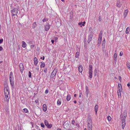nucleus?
<instances>
[{
    "label": "nucleus",
    "mask_w": 130,
    "mask_h": 130,
    "mask_svg": "<svg viewBox=\"0 0 130 130\" xmlns=\"http://www.w3.org/2000/svg\"><path fill=\"white\" fill-rule=\"evenodd\" d=\"M57 72V70L55 68L51 73L50 77L51 78H53L56 75Z\"/></svg>",
    "instance_id": "nucleus-4"
},
{
    "label": "nucleus",
    "mask_w": 130,
    "mask_h": 130,
    "mask_svg": "<svg viewBox=\"0 0 130 130\" xmlns=\"http://www.w3.org/2000/svg\"><path fill=\"white\" fill-rule=\"evenodd\" d=\"M122 122H125V117H124L123 118V119L122 120Z\"/></svg>",
    "instance_id": "nucleus-39"
},
{
    "label": "nucleus",
    "mask_w": 130,
    "mask_h": 130,
    "mask_svg": "<svg viewBox=\"0 0 130 130\" xmlns=\"http://www.w3.org/2000/svg\"><path fill=\"white\" fill-rule=\"evenodd\" d=\"M125 125V122H122V127L123 129H124V128Z\"/></svg>",
    "instance_id": "nucleus-26"
},
{
    "label": "nucleus",
    "mask_w": 130,
    "mask_h": 130,
    "mask_svg": "<svg viewBox=\"0 0 130 130\" xmlns=\"http://www.w3.org/2000/svg\"><path fill=\"white\" fill-rule=\"evenodd\" d=\"M47 110V107L46 105L45 104H44L43 106V111L44 112L46 111Z\"/></svg>",
    "instance_id": "nucleus-8"
},
{
    "label": "nucleus",
    "mask_w": 130,
    "mask_h": 130,
    "mask_svg": "<svg viewBox=\"0 0 130 130\" xmlns=\"http://www.w3.org/2000/svg\"><path fill=\"white\" fill-rule=\"evenodd\" d=\"M102 31H101L99 35L102 36Z\"/></svg>",
    "instance_id": "nucleus-58"
},
{
    "label": "nucleus",
    "mask_w": 130,
    "mask_h": 130,
    "mask_svg": "<svg viewBox=\"0 0 130 130\" xmlns=\"http://www.w3.org/2000/svg\"><path fill=\"white\" fill-rule=\"evenodd\" d=\"M47 68H45L44 70V71L45 72H46L47 70Z\"/></svg>",
    "instance_id": "nucleus-48"
},
{
    "label": "nucleus",
    "mask_w": 130,
    "mask_h": 130,
    "mask_svg": "<svg viewBox=\"0 0 130 130\" xmlns=\"http://www.w3.org/2000/svg\"><path fill=\"white\" fill-rule=\"evenodd\" d=\"M45 64L44 62H41V67H44L45 66Z\"/></svg>",
    "instance_id": "nucleus-35"
},
{
    "label": "nucleus",
    "mask_w": 130,
    "mask_h": 130,
    "mask_svg": "<svg viewBox=\"0 0 130 130\" xmlns=\"http://www.w3.org/2000/svg\"><path fill=\"white\" fill-rule=\"evenodd\" d=\"M74 103H77V102H76V101H74Z\"/></svg>",
    "instance_id": "nucleus-62"
},
{
    "label": "nucleus",
    "mask_w": 130,
    "mask_h": 130,
    "mask_svg": "<svg viewBox=\"0 0 130 130\" xmlns=\"http://www.w3.org/2000/svg\"><path fill=\"white\" fill-rule=\"evenodd\" d=\"M71 98L70 95L69 94H68L67 98V101H69L71 99Z\"/></svg>",
    "instance_id": "nucleus-19"
},
{
    "label": "nucleus",
    "mask_w": 130,
    "mask_h": 130,
    "mask_svg": "<svg viewBox=\"0 0 130 130\" xmlns=\"http://www.w3.org/2000/svg\"><path fill=\"white\" fill-rule=\"evenodd\" d=\"M44 123L45 125L46 126L48 124V122L47 120L44 121Z\"/></svg>",
    "instance_id": "nucleus-38"
},
{
    "label": "nucleus",
    "mask_w": 130,
    "mask_h": 130,
    "mask_svg": "<svg viewBox=\"0 0 130 130\" xmlns=\"http://www.w3.org/2000/svg\"><path fill=\"white\" fill-rule=\"evenodd\" d=\"M13 78V73L12 72H10V78Z\"/></svg>",
    "instance_id": "nucleus-30"
},
{
    "label": "nucleus",
    "mask_w": 130,
    "mask_h": 130,
    "mask_svg": "<svg viewBox=\"0 0 130 130\" xmlns=\"http://www.w3.org/2000/svg\"><path fill=\"white\" fill-rule=\"evenodd\" d=\"M102 36L99 35L98 39L102 40Z\"/></svg>",
    "instance_id": "nucleus-46"
},
{
    "label": "nucleus",
    "mask_w": 130,
    "mask_h": 130,
    "mask_svg": "<svg viewBox=\"0 0 130 130\" xmlns=\"http://www.w3.org/2000/svg\"><path fill=\"white\" fill-rule=\"evenodd\" d=\"M98 106L97 105H96L94 107V110L95 113L96 115L98 109Z\"/></svg>",
    "instance_id": "nucleus-14"
},
{
    "label": "nucleus",
    "mask_w": 130,
    "mask_h": 130,
    "mask_svg": "<svg viewBox=\"0 0 130 130\" xmlns=\"http://www.w3.org/2000/svg\"><path fill=\"white\" fill-rule=\"evenodd\" d=\"M34 45H31V48H32V47H33L34 46Z\"/></svg>",
    "instance_id": "nucleus-63"
},
{
    "label": "nucleus",
    "mask_w": 130,
    "mask_h": 130,
    "mask_svg": "<svg viewBox=\"0 0 130 130\" xmlns=\"http://www.w3.org/2000/svg\"><path fill=\"white\" fill-rule=\"evenodd\" d=\"M35 102H36V103H38V100H36L35 101Z\"/></svg>",
    "instance_id": "nucleus-57"
},
{
    "label": "nucleus",
    "mask_w": 130,
    "mask_h": 130,
    "mask_svg": "<svg viewBox=\"0 0 130 130\" xmlns=\"http://www.w3.org/2000/svg\"><path fill=\"white\" fill-rule=\"evenodd\" d=\"M88 130H92V120L90 115L88 114L87 117Z\"/></svg>",
    "instance_id": "nucleus-1"
},
{
    "label": "nucleus",
    "mask_w": 130,
    "mask_h": 130,
    "mask_svg": "<svg viewBox=\"0 0 130 130\" xmlns=\"http://www.w3.org/2000/svg\"><path fill=\"white\" fill-rule=\"evenodd\" d=\"M119 79L120 81L121 82V78L120 76H119Z\"/></svg>",
    "instance_id": "nucleus-55"
},
{
    "label": "nucleus",
    "mask_w": 130,
    "mask_h": 130,
    "mask_svg": "<svg viewBox=\"0 0 130 130\" xmlns=\"http://www.w3.org/2000/svg\"><path fill=\"white\" fill-rule=\"evenodd\" d=\"M10 82L11 85L12 86H14V82L13 81V78H9Z\"/></svg>",
    "instance_id": "nucleus-12"
},
{
    "label": "nucleus",
    "mask_w": 130,
    "mask_h": 130,
    "mask_svg": "<svg viewBox=\"0 0 130 130\" xmlns=\"http://www.w3.org/2000/svg\"><path fill=\"white\" fill-rule=\"evenodd\" d=\"M127 66L128 69L130 70V63L129 62H127Z\"/></svg>",
    "instance_id": "nucleus-29"
},
{
    "label": "nucleus",
    "mask_w": 130,
    "mask_h": 130,
    "mask_svg": "<svg viewBox=\"0 0 130 130\" xmlns=\"http://www.w3.org/2000/svg\"><path fill=\"white\" fill-rule=\"evenodd\" d=\"M79 72L82 73L83 69V67L82 66L80 65L78 67Z\"/></svg>",
    "instance_id": "nucleus-10"
},
{
    "label": "nucleus",
    "mask_w": 130,
    "mask_h": 130,
    "mask_svg": "<svg viewBox=\"0 0 130 130\" xmlns=\"http://www.w3.org/2000/svg\"><path fill=\"white\" fill-rule=\"evenodd\" d=\"M85 88L86 91H89L88 88L87 86H86Z\"/></svg>",
    "instance_id": "nucleus-51"
},
{
    "label": "nucleus",
    "mask_w": 130,
    "mask_h": 130,
    "mask_svg": "<svg viewBox=\"0 0 130 130\" xmlns=\"http://www.w3.org/2000/svg\"><path fill=\"white\" fill-rule=\"evenodd\" d=\"M123 55V52H121L120 53L119 55L120 56H121Z\"/></svg>",
    "instance_id": "nucleus-52"
},
{
    "label": "nucleus",
    "mask_w": 130,
    "mask_h": 130,
    "mask_svg": "<svg viewBox=\"0 0 130 130\" xmlns=\"http://www.w3.org/2000/svg\"><path fill=\"white\" fill-rule=\"evenodd\" d=\"M48 89H46V90H45V94H47V93H48Z\"/></svg>",
    "instance_id": "nucleus-47"
},
{
    "label": "nucleus",
    "mask_w": 130,
    "mask_h": 130,
    "mask_svg": "<svg viewBox=\"0 0 130 130\" xmlns=\"http://www.w3.org/2000/svg\"><path fill=\"white\" fill-rule=\"evenodd\" d=\"M47 21V19H45V18H44L42 20V21L43 22H45Z\"/></svg>",
    "instance_id": "nucleus-44"
},
{
    "label": "nucleus",
    "mask_w": 130,
    "mask_h": 130,
    "mask_svg": "<svg viewBox=\"0 0 130 130\" xmlns=\"http://www.w3.org/2000/svg\"><path fill=\"white\" fill-rule=\"evenodd\" d=\"M127 86L129 87V88H130V84L129 83H128L127 85Z\"/></svg>",
    "instance_id": "nucleus-54"
},
{
    "label": "nucleus",
    "mask_w": 130,
    "mask_h": 130,
    "mask_svg": "<svg viewBox=\"0 0 130 130\" xmlns=\"http://www.w3.org/2000/svg\"><path fill=\"white\" fill-rule=\"evenodd\" d=\"M51 41L52 43L53 44L54 42V41L53 40H51Z\"/></svg>",
    "instance_id": "nucleus-59"
},
{
    "label": "nucleus",
    "mask_w": 130,
    "mask_h": 130,
    "mask_svg": "<svg viewBox=\"0 0 130 130\" xmlns=\"http://www.w3.org/2000/svg\"><path fill=\"white\" fill-rule=\"evenodd\" d=\"M61 103V102L60 101H59V100H58L57 102V104L58 105H60Z\"/></svg>",
    "instance_id": "nucleus-32"
},
{
    "label": "nucleus",
    "mask_w": 130,
    "mask_h": 130,
    "mask_svg": "<svg viewBox=\"0 0 130 130\" xmlns=\"http://www.w3.org/2000/svg\"><path fill=\"white\" fill-rule=\"evenodd\" d=\"M70 123H69L67 122V123L65 122L63 124L64 127L65 129H67L69 128L70 127Z\"/></svg>",
    "instance_id": "nucleus-5"
},
{
    "label": "nucleus",
    "mask_w": 130,
    "mask_h": 130,
    "mask_svg": "<svg viewBox=\"0 0 130 130\" xmlns=\"http://www.w3.org/2000/svg\"><path fill=\"white\" fill-rule=\"evenodd\" d=\"M3 39H0V44H1L3 42Z\"/></svg>",
    "instance_id": "nucleus-49"
},
{
    "label": "nucleus",
    "mask_w": 130,
    "mask_h": 130,
    "mask_svg": "<svg viewBox=\"0 0 130 130\" xmlns=\"http://www.w3.org/2000/svg\"><path fill=\"white\" fill-rule=\"evenodd\" d=\"M4 93L5 92L8 93H9V88H7L5 89H4Z\"/></svg>",
    "instance_id": "nucleus-23"
},
{
    "label": "nucleus",
    "mask_w": 130,
    "mask_h": 130,
    "mask_svg": "<svg viewBox=\"0 0 130 130\" xmlns=\"http://www.w3.org/2000/svg\"><path fill=\"white\" fill-rule=\"evenodd\" d=\"M75 123V121L74 120H73L72 121L71 123L73 124H74Z\"/></svg>",
    "instance_id": "nucleus-50"
},
{
    "label": "nucleus",
    "mask_w": 130,
    "mask_h": 130,
    "mask_svg": "<svg viewBox=\"0 0 130 130\" xmlns=\"http://www.w3.org/2000/svg\"><path fill=\"white\" fill-rule=\"evenodd\" d=\"M35 128L37 129L38 130H40V128H39V127L38 126H37L36 125Z\"/></svg>",
    "instance_id": "nucleus-45"
},
{
    "label": "nucleus",
    "mask_w": 130,
    "mask_h": 130,
    "mask_svg": "<svg viewBox=\"0 0 130 130\" xmlns=\"http://www.w3.org/2000/svg\"><path fill=\"white\" fill-rule=\"evenodd\" d=\"M101 40L100 39H98V45L99 46L101 42Z\"/></svg>",
    "instance_id": "nucleus-36"
},
{
    "label": "nucleus",
    "mask_w": 130,
    "mask_h": 130,
    "mask_svg": "<svg viewBox=\"0 0 130 130\" xmlns=\"http://www.w3.org/2000/svg\"><path fill=\"white\" fill-rule=\"evenodd\" d=\"M130 31V29L128 27H127L126 28L125 32L126 34L128 33Z\"/></svg>",
    "instance_id": "nucleus-22"
},
{
    "label": "nucleus",
    "mask_w": 130,
    "mask_h": 130,
    "mask_svg": "<svg viewBox=\"0 0 130 130\" xmlns=\"http://www.w3.org/2000/svg\"><path fill=\"white\" fill-rule=\"evenodd\" d=\"M117 54L116 53H115L114 55V59L115 62H116L117 60Z\"/></svg>",
    "instance_id": "nucleus-18"
},
{
    "label": "nucleus",
    "mask_w": 130,
    "mask_h": 130,
    "mask_svg": "<svg viewBox=\"0 0 130 130\" xmlns=\"http://www.w3.org/2000/svg\"><path fill=\"white\" fill-rule=\"evenodd\" d=\"M118 87L119 88L118 90H122V87L121 84H119L118 85Z\"/></svg>",
    "instance_id": "nucleus-25"
},
{
    "label": "nucleus",
    "mask_w": 130,
    "mask_h": 130,
    "mask_svg": "<svg viewBox=\"0 0 130 130\" xmlns=\"http://www.w3.org/2000/svg\"><path fill=\"white\" fill-rule=\"evenodd\" d=\"M85 22L84 21L83 22H81L78 23V24L79 25H81V27H82V25L83 26H84V24L85 23Z\"/></svg>",
    "instance_id": "nucleus-17"
},
{
    "label": "nucleus",
    "mask_w": 130,
    "mask_h": 130,
    "mask_svg": "<svg viewBox=\"0 0 130 130\" xmlns=\"http://www.w3.org/2000/svg\"><path fill=\"white\" fill-rule=\"evenodd\" d=\"M19 67L21 72V73H22L24 70L23 64L22 63H20L19 64Z\"/></svg>",
    "instance_id": "nucleus-6"
},
{
    "label": "nucleus",
    "mask_w": 130,
    "mask_h": 130,
    "mask_svg": "<svg viewBox=\"0 0 130 130\" xmlns=\"http://www.w3.org/2000/svg\"><path fill=\"white\" fill-rule=\"evenodd\" d=\"M23 111L25 113H28V111L27 109L26 108H24L23 109Z\"/></svg>",
    "instance_id": "nucleus-34"
},
{
    "label": "nucleus",
    "mask_w": 130,
    "mask_h": 130,
    "mask_svg": "<svg viewBox=\"0 0 130 130\" xmlns=\"http://www.w3.org/2000/svg\"><path fill=\"white\" fill-rule=\"evenodd\" d=\"M41 127H44V125L43 123H41Z\"/></svg>",
    "instance_id": "nucleus-53"
},
{
    "label": "nucleus",
    "mask_w": 130,
    "mask_h": 130,
    "mask_svg": "<svg viewBox=\"0 0 130 130\" xmlns=\"http://www.w3.org/2000/svg\"><path fill=\"white\" fill-rule=\"evenodd\" d=\"M103 42H105V39H104L103 40Z\"/></svg>",
    "instance_id": "nucleus-64"
},
{
    "label": "nucleus",
    "mask_w": 130,
    "mask_h": 130,
    "mask_svg": "<svg viewBox=\"0 0 130 130\" xmlns=\"http://www.w3.org/2000/svg\"><path fill=\"white\" fill-rule=\"evenodd\" d=\"M128 12V11L127 9H126L125 10L124 13V18L126 17Z\"/></svg>",
    "instance_id": "nucleus-13"
},
{
    "label": "nucleus",
    "mask_w": 130,
    "mask_h": 130,
    "mask_svg": "<svg viewBox=\"0 0 130 130\" xmlns=\"http://www.w3.org/2000/svg\"><path fill=\"white\" fill-rule=\"evenodd\" d=\"M22 46L24 48L26 46V44L24 41H22Z\"/></svg>",
    "instance_id": "nucleus-20"
},
{
    "label": "nucleus",
    "mask_w": 130,
    "mask_h": 130,
    "mask_svg": "<svg viewBox=\"0 0 130 130\" xmlns=\"http://www.w3.org/2000/svg\"><path fill=\"white\" fill-rule=\"evenodd\" d=\"M9 98H8V99H6V101L7 102H9Z\"/></svg>",
    "instance_id": "nucleus-60"
},
{
    "label": "nucleus",
    "mask_w": 130,
    "mask_h": 130,
    "mask_svg": "<svg viewBox=\"0 0 130 130\" xmlns=\"http://www.w3.org/2000/svg\"><path fill=\"white\" fill-rule=\"evenodd\" d=\"M28 76L29 77H31V72L30 71L29 72Z\"/></svg>",
    "instance_id": "nucleus-43"
},
{
    "label": "nucleus",
    "mask_w": 130,
    "mask_h": 130,
    "mask_svg": "<svg viewBox=\"0 0 130 130\" xmlns=\"http://www.w3.org/2000/svg\"><path fill=\"white\" fill-rule=\"evenodd\" d=\"M102 20V18L100 16H99L98 17V21L99 22H101Z\"/></svg>",
    "instance_id": "nucleus-41"
},
{
    "label": "nucleus",
    "mask_w": 130,
    "mask_h": 130,
    "mask_svg": "<svg viewBox=\"0 0 130 130\" xmlns=\"http://www.w3.org/2000/svg\"><path fill=\"white\" fill-rule=\"evenodd\" d=\"M4 94H5V98H6V99H7V98H8V95L9 94V93H8V92L6 93L5 92Z\"/></svg>",
    "instance_id": "nucleus-27"
},
{
    "label": "nucleus",
    "mask_w": 130,
    "mask_h": 130,
    "mask_svg": "<svg viewBox=\"0 0 130 130\" xmlns=\"http://www.w3.org/2000/svg\"><path fill=\"white\" fill-rule=\"evenodd\" d=\"M121 90H118L117 91V93L118 94V96L121 97Z\"/></svg>",
    "instance_id": "nucleus-21"
},
{
    "label": "nucleus",
    "mask_w": 130,
    "mask_h": 130,
    "mask_svg": "<svg viewBox=\"0 0 130 130\" xmlns=\"http://www.w3.org/2000/svg\"><path fill=\"white\" fill-rule=\"evenodd\" d=\"M36 26V22H35L32 24V27L33 28H35Z\"/></svg>",
    "instance_id": "nucleus-24"
},
{
    "label": "nucleus",
    "mask_w": 130,
    "mask_h": 130,
    "mask_svg": "<svg viewBox=\"0 0 130 130\" xmlns=\"http://www.w3.org/2000/svg\"><path fill=\"white\" fill-rule=\"evenodd\" d=\"M120 0H119L117 1V3L116 6L119 8L122 5V4L120 3Z\"/></svg>",
    "instance_id": "nucleus-9"
},
{
    "label": "nucleus",
    "mask_w": 130,
    "mask_h": 130,
    "mask_svg": "<svg viewBox=\"0 0 130 130\" xmlns=\"http://www.w3.org/2000/svg\"><path fill=\"white\" fill-rule=\"evenodd\" d=\"M89 93V91H86V96L87 97H88V94Z\"/></svg>",
    "instance_id": "nucleus-40"
},
{
    "label": "nucleus",
    "mask_w": 130,
    "mask_h": 130,
    "mask_svg": "<svg viewBox=\"0 0 130 130\" xmlns=\"http://www.w3.org/2000/svg\"><path fill=\"white\" fill-rule=\"evenodd\" d=\"M3 49L2 47V46H0V51H2Z\"/></svg>",
    "instance_id": "nucleus-56"
},
{
    "label": "nucleus",
    "mask_w": 130,
    "mask_h": 130,
    "mask_svg": "<svg viewBox=\"0 0 130 130\" xmlns=\"http://www.w3.org/2000/svg\"><path fill=\"white\" fill-rule=\"evenodd\" d=\"M92 38V36L91 35H89L88 38V40L87 41L89 43L91 41Z\"/></svg>",
    "instance_id": "nucleus-11"
},
{
    "label": "nucleus",
    "mask_w": 130,
    "mask_h": 130,
    "mask_svg": "<svg viewBox=\"0 0 130 130\" xmlns=\"http://www.w3.org/2000/svg\"><path fill=\"white\" fill-rule=\"evenodd\" d=\"M50 25L49 24V23H46V24L45 26V29L46 31H48L50 28Z\"/></svg>",
    "instance_id": "nucleus-7"
},
{
    "label": "nucleus",
    "mask_w": 130,
    "mask_h": 130,
    "mask_svg": "<svg viewBox=\"0 0 130 130\" xmlns=\"http://www.w3.org/2000/svg\"><path fill=\"white\" fill-rule=\"evenodd\" d=\"M34 64L35 65H36L38 63V61L37 58L35 57L34 59Z\"/></svg>",
    "instance_id": "nucleus-16"
},
{
    "label": "nucleus",
    "mask_w": 130,
    "mask_h": 130,
    "mask_svg": "<svg viewBox=\"0 0 130 130\" xmlns=\"http://www.w3.org/2000/svg\"><path fill=\"white\" fill-rule=\"evenodd\" d=\"M18 9L19 7H17V8H14L11 10V12L12 14V16L16 15L17 14Z\"/></svg>",
    "instance_id": "nucleus-2"
},
{
    "label": "nucleus",
    "mask_w": 130,
    "mask_h": 130,
    "mask_svg": "<svg viewBox=\"0 0 130 130\" xmlns=\"http://www.w3.org/2000/svg\"><path fill=\"white\" fill-rule=\"evenodd\" d=\"M4 89L9 88L8 84L6 82H5L4 84Z\"/></svg>",
    "instance_id": "nucleus-15"
},
{
    "label": "nucleus",
    "mask_w": 130,
    "mask_h": 130,
    "mask_svg": "<svg viewBox=\"0 0 130 130\" xmlns=\"http://www.w3.org/2000/svg\"><path fill=\"white\" fill-rule=\"evenodd\" d=\"M76 94H75L74 95V96L75 97H76Z\"/></svg>",
    "instance_id": "nucleus-61"
},
{
    "label": "nucleus",
    "mask_w": 130,
    "mask_h": 130,
    "mask_svg": "<svg viewBox=\"0 0 130 130\" xmlns=\"http://www.w3.org/2000/svg\"><path fill=\"white\" fill-rule=\"evenodd\" d=\"M107 119L108 121H111V118L110 116H108L107 117Z\"/></svg>",
    "instance_id": "nucleus-37"
},
{
    "label": "nucleus",
    "mask_w": 130,
    "mask_h": 130,
    "mask_svg": "<svg viewBox=\"0 0 130 130\" xmlns=\"http://www.w3.org/2000/svg\"><path fill=\"white\" fill-rule=\"evenodd\" d=\"M79 56V53L78 52H77L76 53L75 55V57L76 58H78V57Z\"/></svg>",
    "instance_id": "nucleus-28"
},
{
    "label": "nucleus",
    "mask_w": 130,
    "mask_h": 130,
    "mask_svg": "<svg viewBox=\"0 0 130 130\" xmlns=\"http://www.w3.org/2000/svg\"><path fill=\"white\" fill-rule=\"evenodd\" d=\"M105 42H103L102 43V46H103V47H105Z\"/></svg>",
    "instance_id": "nucleus-42"
},
{
    "label": "nucleus",
    "mask_w": 130,
    "mask_h": 130,
    "mask_svg": "<svg viewBox=\"0 0 130 130\" xmlns=\"http://www.w3.org/2000/svg\"><path fill=\"white\" fill-rule=\"evenodd\" d=\"M52 125L51 124H48L46 126L48 128H50L52 127Z\"/></svg>",
    "instance_id": "nucleus-31"
},
{
    "label": "nucleus",
    "mask_w": 130,
    "mask_h": 130,
    "mask_svg": "<svg viewBox=\"0 0 130 130\" xmlns=\"http://www.w3.org/2000/svg\"><path fill=\"white\" fill-rule=\"evenodd\" d=\"M97 70L95 69L94 71V76H96V75Z\"/></svg>",
    "instance_id": "nucleus-33"
},
{
    "label": "nucleus",
    "mask_w": 130,
    "mask_h": 130,
    "mask_svg": "<svg viewBox=\"0 0 130 130\" xmlns=\"http://www.w3.org/2000/svg\"><path fill=\"white\" fill-rule=\"evenodd\" d=\"M89 77L91 78H92V66L91 65H90L89 66Z\"/></svg>",
    "instance_id": "nucleus-3"
}]
</instances>
